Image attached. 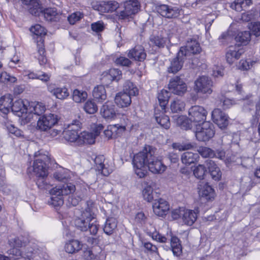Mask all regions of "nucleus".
Masks as SVG:
<instances>
[{"label":"nucleus","instance_id":"10","mask_svg":"<svg viewBox=\"0 0 260 260\" xmlns=\"http://www.w3.org/2000/svg\"><path fill=\"white\" fill-rule=\"evenodd\" d=\"M169 90L174 94L182 95L187 90V85L185 82L178 76L172 78L168 84Z\"/></svg>","mask_w":260,"mask_h":260},{"label":"nucleus","instance_id":"47","mask_svg":"<svg viewBox=\"0 0 260 260\" xmlns=\"http://www.w3.org/2000/svg\"><path fill=\"white\" fill-rule=\"evenodd\" d=\"M185 106V104L183 101L176 99L171 103L170 108L172 112L179 113L184 109Z\"/></svg>","mask_w":260,"mask_h":260},{"label":"nucleus","instance_id":"42","mask_svg":"<svg viewBox=\"0 0 260 260\" xmlns=\"http://www.w3.org/2000/svg\"><path fill=\"white\" fill-rule=\"evenodd\" d=\"M170 97V93L166 89H162L158 92L157 99L162 110L165 109L166 106L168 103Z\"/></svg>","mask_w":260,"mask_h":260},{"label":"nucleus","instance_id":"64","mask_svg":"<svg viewBox=\"0 0 260 260\" xmlns=\"http://www.w3.org/2000/svg\"><path fill=\"white\" fill-rule=\"evenodd\" d=\"M249 27L254 36H260V22H252Z\"/></svg>","mask_w":260,"mask_h":260},{"label":"nucleus","instance_id":"33","mask_svg":"<svg viewBox=\"0 0 260 260\" xmlns=\"http://www.w3.org/2000/svg\"><path fill=\"white\" fill-rule=\"evenodd\" d=\"M171 249L174 256H179L182 253V246L180 240L176 236H172L170 240V247L166 250Z\"/></svg>","mask_w":260,"mask_h":260},{"label":"nucleus","instance_id":"18","mask_svg":"<svg viewBox=\"0 0 260 260\" xmlns=\"http://www.w3.org/2000/svg\"><path fill=\"white\" fill-rule=\"evenodd\" d=\"M152 207L154 213L158 216L166 215L169 210V205L164 199L157 198L155 199Z\"/></svg>","mask_w":260,"mask_h":260},{"label":"nucleus","instance_id":"40","mask_svg":"<svg viewBox=\"0 0 260 260\" xmlns=\"http://www.w3.org/2000/svg\"><path fill=\"white\" fill-rule=\"evenodd\" d=\"M12 99L10 95H5L0 99V111L6 114L11 108Z\"/></svg>","mask_w":260,"mask_h":260},{"label":"nucleus","instance_id":"55","mask_svg":"<svg viewBox=\"0 0 260 260\" xmlns=\"http://www.w3.org/2000/svg\"><path fill=\"white\" fill-rule=\"evenodd\" d=\"M206 172V168L203 165H199L193 170V174L196 177L202 179Z\"/></svg>","mask_w":260,"mask_h":260},{"label":"nucleus","instance_id":"5","mask_svg":"<svg viewBox=\"0 0 260 260\" xmlns=\"http://www.w3.org/2000/svg\"><path fill=\"white\" fill-rule=\"evenodd\" d=\"M195 134L198 141H208L214 136V125L210 121L202 122L197 127Z\"/></svg>","mask_w":260,"mask_h":260},{"label":"nucleus","instance_id":"25","mask_svg":"<svg viewBox=\"0 0 260 260\" xmlns=\"http://www.w3.org/2000/svg\"><path fill=\"white\" fill-rule=\"evenodd\" d=\"M114 100L117 105L121 108L127 107L132 103L131 96L126 92H123L117 93Z\"/></svg>","mask_w":260,"mask_h":260},{"label":"nucleus","instance_id":"32","mask_svg":"<svg viewBox=\"0 0 260 260\" xmlns=\"http://www.w3.org/2000/svg\"><path fill=\"white\" fill-rule=\"evenodd\" d=\"M83 244L78 240L72 239L67 242L64 246L66 251L69 253H74L80 251Z\"/></svg>","mask_w":260,"mask_h":260},{"label":"nucleus","instance_id":"29","mask_svg":"<svg viewBox=\"0 0 260 260\" xmlns=\"http://www.w3.org/2000/svg\"><path fill=\"white\" fill-rule=\"evenodd\" d=\"M199 194L201 198L207 201L211 200L214 198L215 192L214 189L208 183L200 185Z\"/></svg>","mask_w":260,"mask_h":260},{"label":"nucleus","instance_id":"7","mask_svg":"<svg viewBox=\"0 0 260 260\" xmlns=\"http://www.w3.org/2000/svg\"><path fill=\"white\" fill-rule=\"evenodd\" d=\"M81 129V123L78 120H74L69 124L63 132L64 138L67 141L74 142L78 145L80 135L79 132Z\"/></svg>","mask_w":260,"mask_h":260},{"label":"nucleus","instance_id":"51","mask_svg":"<svg viewBox=\"0 0 260 260\" xmlns=\"http://www.w3.org/2000/svg\"><path fill=\"white\" fill-rule=\"evenodd\" d=\"M85 111L90 114H92L97 112L98 108L93 100H88L84 106Z\"/></svg>","mask_w":260,"mask_h":260},{"label":"nucleus","instance_id":"35","mask_svg":"<svg viewBox=\"0 0 260 260\" xmlns=\"http://www.w3.org/2000/svg\"><path fill=\"white\" fill-rule=\"evenodd\" d=\"M168 38L161 35H152L149 38V44L158 48H164L168 42Z\"/></svg>","mask_w":260,"mask_h":260},{"label":"nucleus","instance_id":"30","mask_svg":"<svg viewBox=\"0 0 260 260\" xmlns=\"http://www.w3.org/2000/svg\"><path fill=\"white\" fill-rule=\"evenodd\" d=\"M199 158V153L187 151L182 153L181 156V160L183 164L189 166L197 162Z\"/></svg>","mask_w":260,"mask_h":260},{"label":"nucleus","instance_id":"62","mask_svg":"<svg viewBox=\"0 0 260 260\" xmlns=\"http://www.w3.org/2000/svg\"><path fill=\"white\" fill-rule=\"evenodd\" d=\"M115 62L116 64L123 67H129L132 63L128 58L123 56L117 58L115 60Z\"/></svg>","mask_w":260,"mask_h":260},{"label":"nucleus","instance_id":"14","mask_svg":"<svg viewBox=\"0 0 260 260\" xmlns=\"http://www.w3.org/2000/svg\"><path fill=\"white\" fill-rule=\"evenodd\" d=\"M214 122L221 129H224L229 124V117L219 109H215L212 112Z\"/></svg>","mask_w":260,"mask_h":260},{"label":"nucleus","instance_id":"50","mask_svg":"<svg viewBox=\"0 0 260 260\" xmlns=\"http://www.w3.org/2000/svg\"><path fill=\"white\" fill-rule=\"evenodd\" d=\"M39 250V246L36 243V241L34 239L29 240L27 245L26 250L25 252H28L33 257V254H35Z\"/></svg>","mask_w":260,"mask_h":260},{"label":"nucleus","instance_id":"54","mask_svg":"<svg viewBox=\"0 0 260 260\" xmlns=\"http://www.w3.org/2000/svg\"><path fill=\"white\" fill-rule=\"evenodd\" d=\"M38 52L39 56L38 59L40 65L42 66L47 62V58L45 55V49L43 45H38Z\"/></svg>","mask_w":260,"mask_h":260},{"label":"nucleus","instance_id":"11","mask_svg":"<svg viewBox=\"0 0 260 260\" xmlns=\"http://www.w3.org/2000/svg\"><path fill=\"white\" fill-rule=\"evenodd\" d=\"M9 256L0 254V260H31L28 252H22L18 248H11L7 251Z\"/></svg>","mask_w":260,"mask_h":260},{"label":"nucleus","instance_id":"8","mask_svg":"<svg viewBox=\"0 0 260 260\" xmlns=\"http://www.w3.org/2000/svg\"><path fill=\"white\" fill-rule=\"evenodd\" d=\"M156 10L161 16L168 19H174L180 15L182 10L179 7L165 4L158 5L155 7Z\"/></svg>","mask_w":260,"mask_h":260},{"label":"nucleus","instance_id":"44","mask_svg":"<svg viewBox=\"0 0 260 260\" xmlns=\"http://www.w3.org/2000/svg\"><path fill=\"white\" fill-rule=\"evenodd\" d=\"M251 39V34L249 31H244L238 34L235 38L237 42L240 43L241 45H247Z\"/></svg>","mask_w":260,"mask_h":260},{"label":"nucleus","instance_id":"59","mask_svg":"<svg viewBox=\"0 0 260 260\" xmlns=\"http://www.w3.org/2000/svg\"><path fill=\"white\" fill-rule=\"evenodd\" d=\"M193 145L191 143H173V147L179 151L189 150L193 147Z\"/></svg>","mask_w":260,"mask_h":260},{"label":"nucleus","instance_id":"28","mask_svg":"<svg viewBox=\"0 0 260 260\" xmlns=\"http://www.w3.org/2000/svg\"><path fill=\"white\" fill-rule=\"evenodd\" d=\"M48 89L50 93L59 100H64L70 95L68 89L65 87L53 88L51 85H49Z\"/></svg>","mask_w":260,"mask_h":260},{"label":"nucleus","instance_id":"26","mask_svg":"<svg viewBox=\"0 0 260 260\" xmlns=\"http://www.w3.org/2000/svg\"><path fill=\"white\" fill-rule=\"evenodd\" d=\"M45 19L50 22L59 21L60 18V13L55 8H49L43 10L42 15Z\"/></svg>","mask_w":260,"mask_h":260},{"label":"nucleus","instance_id":"37","mask_svg":"<svg viewBox=\"0 0 260 260\" xmlns=\"http://www.w3.org/2000/svg\"><path fill=\"white\" fill-rule=\"evenodd\" d=\"M152 184V183L150 184H146V186L143 190L144 199L148 202L154 201L155 199L158 198L157 193L153 192Z\"/></svg>","mask_w":260,"mask_h":260},{"label":"nucleus","instance_id":"63","mask_svg":"<svg viewBox=\"0 0 260 260\" xmlns=\"http://www.w3.org/2000/svg\"><path fill=\"white\" fill-rule=\"evenodd\" d=\"M148 234L150 236L152 237V238L160 243H166L167 242V238L160 234L159 233L157 232L156 231L154 232H150L148 233Z\"/></svg>","mask_w":260,"mask_h":260},{"label":"nucleus","instance_id":"20","mask_svg":"<svg viewBox=\"0 0 260 260\" xmlns=\"http://www.w3.org/2000/svg\"><path fill=\"white\" fill-rule=\"evenodd\" d=\"M23 3L27 6L28 12L31 15L40 16L43 12V7L36 0H22Z\"/></svg>","mask_w":260,"mask_h":260},{"label":"nucleus","instance_id":"43","mask_svg":"<svg viewBox=\"0 0 260 260\" xmlns=\"http://www.w3.org/2000/svg\"><path fill=\"white\" fill-rule=\"evenodd\" d=\"M123 92H126L131 96H135L138 94V88L130 81H126L123 85Z\"/></svg>","mask_w":260,"mask_h":260},{"label":"nucleus","instance_id":"45","mask_svg":"<svg viewBox=\"0 0 260 260\" xmlns=\"http://www.w3.org/2000/svg\"><path fill=\"white\" fill-rule=\"evenodd\" d=\"M124 7L125 9L128 8V9L132 11V15L137 13L140 10V4L138 0L135 1H126L124 3Z\"/></svg>","mask_w":260,"mask_h":260},{"label":"nucleus","instance_id":"1","mask_svg":"<svg viewBox=\"0 0 260 260\" xmlns=\"http://www.w3.org/2000/svg\"><path fill=\"white\" fill-rule=\"evenodd\" d=\"M156 148L146 145L143 149L134 155L133 164L136 174L140 178L147 173V169L153 174H161L166 166L156 157Z\"/></svg>","mask_w":260,"mask_h":260},{"label":"nucleus","instance_id":"48","mask_svg":"<svg viewBox=\"0 0 260 260\" xmlns=\"http://www.w3.org/2000/svg\"><path fill=\"white\" fill-rule=\"evenodd\" d=\"M239 100L243 103V109L244 110H250L254 106V102L252 95L250 94L240 98Z\"/></svg>","mask_w":260,"mask_h":260},{"label":"nucleus","instance_id":"41","mask_svg":"<svg viewBox=\"0 0 260 260\" xmlns=\"http://www.w3.org/2000/svg\"><path fill=\"white\" fill-rule=\"evenodd\" d=\"M28 110L31 113L37 115H41L46 110L45 105L41 103H34L28 104Z\"/></svg>","mask_w":260,"mask_h":260},{"label":"nucleus","instance_id":"53","mask_svg":"<svg viewBox=\"0 0 260 260\" xmlns=\"http://www.w3.org/2000/svg\"><path fill=\"white\" fill-rule=\"evenodd\" d=\"M109 126L115 138L122 135L125 130V126L119 124L110 125Z\"/></svg>","mask_w":260,"mask_h":260},{"label":"nucleus","instance_id":"24","mask_svg":"<svg viewBox=\"0 0 260 260\" xmlns=\"http://www.w3.org/2000/svg\"><path fill=\"white\" fill-rule=\"evenodd\" d=\"M122 78V72L117 69H111L108 72H104L102 74L101 80L103 83L107 82L108 80L118 81Z\"/></svg>","mask_w":260,"mask_h":260},{"label":"nucleus","instance_id":"60","mask_svg":"<svg viewBox=\"0 0 260 260\" xmlns=\"http://www.w3.org/2000/svg\"><path fill=\"white\" fill-rule=\"evenodd\" d=\"M132 11H131L127 7V9H125L124 7H123V9L120 10L119 12H117V16L118 17L119 19L121 20H125L128 19L129 18H131L132 16Z\"/></svg>","mask_w":260,"mask_h":260},{"label":"nucleus","instance_id":"34","mask_svg":"<svg viewBox=\"0 0 260 260\" xmlns=\"http://www.w3.org/2000/svg\"><path fill=\"white\" fill-rule=\"evenodd\" d=\"M101 115L106 119H112L115 116V106L112 104L106 103L101 109Z\"/></svg>","mask_w":260,"mask_h":260},{"label":"nucleus","instance_id":"16","mask_svg":"<svg viewBox=\"0 0 260 260\" xmlns=\"http://www.w3.org/2000/svg\"><path fill=\"white\" fill-rule=\"evenodd\" d=\"M198 151L199 153L203 157H216L222 160L225 156V152L222 149H218L214 151L209 147H201Z\"/></svg>","mask_w":260,"mask_h":260},{"label":"nucleus","instance_id":"46","mask_svg":"<svg viewBox=\"0 0 260 260\" xmlns=\"http://www.w3.org/2000/svg\"><path fill=\"white\" fill-rule=\"evenodd\" d=\"M72 98L76 103H81L86 100L87 98V93L86 91L75 89L73 92Z\"/></svg>","mask_w":260,"mask_h":260},{"label":"nucleus","instance_id":"9","mask_svg":"<svg viewBox=\"0 0 260 260\" xmlns=\"http://www.w3.org/2000/svg\"><path fill=\"white\" fill-rule=\"evenodd\" d=\"M57 122L56 115L53 114H45L39 117L37 128L41 131H47Z\"/></svg>","mask_w":260,"mask_h":260},{"label":"nucleus","instance_id":"38","mask_svg":"<svg viewBox=\"0 0 260 260\" xmlns=\"http://www.w3.org/2000/svg\"><path fill=\"white\" fill-rule=\"evenodd\" d=\"M92 96L99 102H102L107 98L106 91L103 85H98L92 91Z\"/></svg>","mask_w":260,"mask_h":260},{"label":"nucleus","instance_id":"19","mask_svg":"<svg viewBox=\"0 0 260 260\" xmlns=\"http://www.w3.org/2000/svg\"><path fill=\"white\" fill-rule=\"evenodd\" d=\"M29 102L27 100L18 99L13 103L11 106L12 111L19 116L28 110Z\"/></svg>","mask_w":260,"mask_h":260},{"label":"nucleus","instance_id":"2","mask_svg":"<svg viewBox=\"0 0 260 260\" xmlns=\"http://www.w3.org/2000/svg\"><path fill=\"white\" fill-rule=\"evenodd\" d=\"M35 160L32 166V170L36 178V184L41 189H49L50 185L47 181L48 175V165L50 162L49 157L40 151L35 154Z\"/></svg>","mask_w":260,"mask_h":260},{"label":"nucleus","instance_id":"6","mask_svg":"<svg viewBox=\"0 0 260 260\" xmlns=\"http://www.w3.org/2000/svg\"><path fill=\"white\" fill-rule=\"evenodd\" d=\"M194 84V89L197 93L208 95L213 92V81L209 77L202 76L199 77Z\"/></svg>","mask_w":260,"mask_h":260},{"label":"nucleus","instance_id":"52","mask_svg":"<svg viewBox=\"0 0 260 260\" xmlns=\"http://www.w3.org/2000/svg\"><path fill=\"white\" fill-rule=\"evenodd\" d=\"M16 81V77L11 76L6 72H2L0 74V83H15Z\"/></svg>","mask_w":260,"mask_h":260},{"label":"nucleus","instance_id":"23","mask_svg":"<svg viewBox=\"0 0 260 260\" xmlns=\"http://www.w3.org/2000/svg\"><path fill=\"white\" fill-rule=\"evenodd\" d=\"M198 213V209L184 210L182 217L184 224L187 226H191L196 221Z\"/></svg>","mask_w":260,"mask_h":260},{"label":"nucleus","instance_id":"21","mask_svg":"<svg viewBox=\"0 0 260 260\" xmlns=\"http://www.w3.org/2000/svg\"><path fill=\"white\" fill-rule=\"evenodd\" d=\"M96 10L102 13L112 12L119 7V4L114 1H102L96 6Z\"/></svg>","mask_w":260,"mask_h":260},{"label":"nucleus","instance_id":"17","mask_svg":"<svg viewBox=\"0 0 260 260\" xmlns=\"http://www.w3.org/2000/svg\"><path fill=\"white\" fill-rule=\"evenodd\" d=\"M244 52V49L239 45L230 47L225 54L227 62L230 64H233L235 60L240 58Z\"/></svg>","mask_w":260,"mask_h":260},{"label":"nucleus","instance_id":"4","mask_svg":"<svg viewBox=\"0 0 260 260\" xmlns=\"http://www.w3.org/2000/svg\"><path fill=\"white\" fill-rule=\"evenodd\" d=\"M207 114V112L204 107L200 106H192L188 110V119L183 120L182 122V128L185 130L191 129L192 127L191 122H205Z\"/></svg>","mask_w":260,"mask_h":260},{"label":"nucleus","instance_id":"12","mask_svg":"<svg viewBox=\"0 0 260 260\" xmlns=\"http://www.w3.org/2000/svg\"><path fill=\"white\" fill-rule=\"evenodd\" d=\"M187 58L182 53V49L179 50L176 56L170 60V64L168 67L167 71L169 73L176 74L181 70L185 60Z\"/></svg>","mask_w":260,"mask_h":260},{"label":"nucleus","instance_id":"49","mask_svg":"<svg viewBox=\"0 0 260 260\" xmlns=\"http://www.w3.org/2000/svg\"><path fill=\"white\" fill-rule=\"evenodd\" d=\"M256 61L250 59H241L238 65V68L240 70L248 71L250 70L255 64Z\"/></svg>","mask_w":260,"mask_h":260},{"label":"nucleus","instance_id":"56","mask_svg":"<svg viewBox=\"0 0 260 260\" xmlns=\"http://www.w3.org/2000/svg\"><path fill=\"white\" fill-rule=\"evenodd\" d=\"M53 176L56 180L64 182L69 178V174L67 170L62 169L55 172Z\"/></svg>","mask_w":260,"mask_h":260},{"label":"nucleus","instance_id":"61","mask_svg":"<svg viewBox=\"0 0 260 260\" xmlns=\"http://www.w3.org/2000/svg\"><path fill=\"white\" fill-rule=\"evenodd\" d=\"M30 31L36 36L45 35L46 32L44 27L40 24H36L30 28Z\"/></svg>","mask_w":260,"mask_h":260},{"label":"nucleus","instance_id":"57","mask_svg":"<svg viewBox=\"0 0 260 260\" xmlns=\"http://www.w3.org/2000/svg\"><path fill=\"white\" fill-rule=\"evenodd\" d=\"M19 120L21 125H25L30 122L33 118V114L31 113L29 110H27L24 114L19 115Z\"/></svg>","mask_w":260,"mask_h":260},{"label":"nucleus","instance_id":"58","mask_svg":"<svg viewBox=\"0 0 260 260\" xmlns=\"http://www.w3.org/2000/svg\"><path fill=\"white\" fill-rule=\"evenodd\" d=\"M146 220L144 213L143 212H138L135 216L134 224L136 226H142L144 225Z\"/></svg>","mask_w":260,"mask_h":260},{"label":"nucleus","instance_id":"31","mask_svg":"<svg viewBox=\"0 0 260 260\" xmlns=\"http://www.w3.org/2000/svg\"><path fill=\"white\" fill-rule=\"evenodd\" d=\"M104 161L105 157L102 155L96 156L94 160L98 171L101 172L104 176H107L111 173V170L105 166Z\"/></svg>","mask_w":260,"mask_h":260},{"label":"nucleus","instance_id":"27","mask_svg":"<svg viewBox=\"0 0 260 260\" xmlns=\"http://www.w3.org/2000/svg\"><path fill=\"white\" fill-rule=\"evenodd\" d=\"M99 135V133L95 132V134L83 132L80 134L79 139L78 141V145L83 144H92L95 142V137Z\"/></svg>","mask_w":260,"mask_h":260},{"label":"nucleus","instance_id":"36","mask_svg":"<svg viewBox=\"0 0 260 260\" xmlns=\"http://www.w3.org/2000/svg\"><path fill=\"white\" fill-rule=\"evenodd\" d=\"M29 239L23 237H15L10 239L8 241L9 245L12 248L25 247L26 249Z\"/></svg>","mask_w":260,"mask_h":260},{"label":"nucleus","instance_id":"22","mask_svg":"<svg viewBox=\"0 0 260 260\" xmlns=\"http://www.w3.org/2000/svg\"><path fill=\"white\" fill-rule=\"evenodd\" d=\"M128 57L135 60L142 61L146 57L145 49L142 46H136L129 51Z\"/></svg>","mask_w":260,"mask_h":260},{"label":"nucleus","instance_id":"15","mask_svg":"<svg viewBox=\"0 0 260 260\" xmlns=\"http://www.w3.org/2000/svg\"><path fill=\"white\" fill-rule=\"evenodd\" d=\"M76 189L75 186L71 183H66L61 186H57L50 190L52 196H67L73 193Z\"/></svg>","mask_w":260,"mask_h":260},{"label":"nucleus","instance_id":"3","mask_svg":"<svg viewBox=\"0 0 260 260\" xmlns=\"http://www.w3.org/2000/svg\"><path fill=\"white\" fill-rule=\"evenodd\" d=\"M86 207L81 217L77 218L74 221L76 228H98L96 220L94 217V203L91 200L86 203Z\"/></svg>","mask_w":260,"mask_h":260},{"label":"nucleus","instance_id":"39","mask_svg":"<svg viewBox=\"0 0 260 260\" xmlns=\"http://www.w3.org/2000/svg\"><path fill=\"white\" fill-rule=\"evenodd\" d=\"M154 117L156 122L161 127L167 129L169 128L170 122L168 116L165 115L163 113L161 114L155 113Z\"/></svg>","mask_w":260,"mask_h":260},{"label":"nucleus","instance_id":"13","mask_svg":"<svg viewBox=\"0 0 260 260\" xmlns=\"http://www.w3.org/2000/svg\"><path fill=\"white\" fill-rule=\"evenodd\" d=\"M182 49V53L187 58L192 54L199 53L201 51L200 44L196 39L188 40L185 46L180 47L179 50Z\"/></svg>","mask_w":260,"mask_h":260}]
</instances>
